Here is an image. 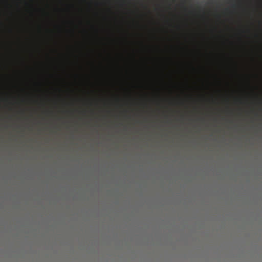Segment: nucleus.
I'll list each match as a JSON object with an SVG mask.
<instances>
[{"label": "nucleus", "mask_w": 262, "mask_h": 262, "mask_svg": "<svg viewBox=\"0 0 262 262\" xmlns=\"http://www.w3.org/2000/svg\"><path fill=\"white\" fill-rule=\"evenodd\" d=\"M100 15V9H99V16ZM99 26H100V23L99 22Z\"/></svg>", "instance_id": "nucleus-1"}]
</instances>
